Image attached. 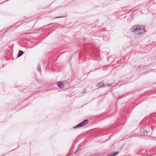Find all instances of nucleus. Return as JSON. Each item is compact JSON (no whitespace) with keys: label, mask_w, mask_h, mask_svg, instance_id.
<instances>
[{"label":"nucleus","mask_w":156,"mask_h":156,"mask_svg":"<svg viewBox=\"0 0 156 156\" xmlns=\"http://www.w3.org/2000/svg\"><path fill=\"white\" fill-rule=\"evenodd\" d=\"M23 52L22 51H19V52L18 53L17 55V57H19L20 56L23 54Z\"/></svg>","instance_id":"4"},{"label":"nucleus","mask_w":156,"mask_h":156,"mask_svg":"<svg viewBox=\"0 0 156 156\" xmlns=\"http://www.w3.org/2000/svg\"><path fill=\"white\" fill-rule=\"evenodd\" d=\"M103 86V84L102 83H99L97 85V87L98 88H101Z\"/></svg>","instance_id":"5"},{"label":"nucleus","mask_w":156,"mask_h":156,"mask_svg":"<svg viewBox=\"0 0 156 156\" xmlns=\"http://www.w3.org/2000/svg\"><path fill=\"white\" fill-rule=\"evenodd\" d=\"M88 122V120L86 119L84 120L82 122L79 123L78 125H76V126H74L73 128L74 129H76L80 127H82L83 126L86 124H87Z\"/></svg>","instance_id":"2"},{"label":"nucleus","mask_w":156,"mask_h":156,"mask_svg":"<svg viewBox=\"0 0 156 156\" xmlns=\"http://www.w3.org/2000/svg\"><path fill=\"white\" fill-rule=\"evenodd\" d=\"M61 17H56V18H61Z\"/></svg>","instance_id":"8"},{"label":"nucleus","mask_w":156,"mask_h":156,"mask_svg":"<svg viewBox=\"0 0 156 156\" xmlns=\"http://www.w3.org/2000/svg\"><path fill=\"white\" fill-rule=\"evenodd\" d=\"M147 133V132L146 131H144V132H143V133Z\"/></svg>","instance_id":"7"},{"label":"nucleus","mask_w":156,"mask_h":156,"mask_svg":"<svg viewBox=\"0 0 156 156\" xmlns=\"http://www.w3.org/2000/svg\"><path fill=\"white\" fill-rule=\"evenodd\" d=\"M79 148H80V147H79H79H78L77 148L76 150V151L75 152V153H76V152L77 151H78V150H79Z\"/></svg>","instance_id":"6"},{"label":"nucleus","mask_w":156,"mask_h":156,"mask_svg":"<svg viewBox=\"0 0 156 156\" xmlns=\"http://www.w3.org/2000/svg\"><path fill=\"white\" fill-rule=\"evenodd\" d=\"M131 30L135 34L141 35L144 34L146 31L145 27L142 25H135L131 28Z\"/></svg>","instance_id":"1"},{"label":"nucleus","mask_w":156,"mask_h":156,"mask_svg":"<svg viewBox=\"0 0 156 156\" xmlns=\"http://www.w3.org/2000/svg\"><path fill=\"white\" fill-rule=\"evenodd\" d=\"M57 85L58 87L60 88H62L64 87V84L61 81L57 83Z\"/></svg>","instance_id":"3"}]
</instances>
